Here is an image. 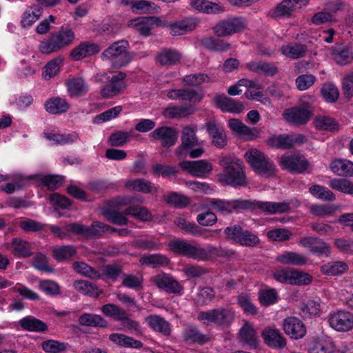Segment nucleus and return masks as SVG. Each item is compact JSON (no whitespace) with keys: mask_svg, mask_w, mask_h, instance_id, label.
<instances>
[{"mask_svg":"<svg viewBox=\"0 0 353 353\" xmlns=\"http://www.w3.org/2000/svg\"><path fill=\"white\" fill-rule=\"evenodd\" d=\"M199 145L195 130L186 126L183 128L181 136V144L176 148L175 154L179 159L185 158L188 151Z\"/></svg>","mask_w":353,"mask_h":353,"instance_id":"obj_15","label":"nucleus"},{"mask_svg":"<svg viewBox=\"0 0 353 353\" xmlns=\"http://www.w3.org/2000/svg\"><path fill=\"white\" fill-rule=\"evenodd\" d=\"M283 328L285 333L293 339H302L306 334L304 323L298 318L290 316L284 319Z\"/></svg>","mask_w":353,"mask_h":353,"instance_id":"obj_20","label":"nucleus"},{"mask_svg":"<svg viewBox=\"0 0 353 353\" xmlns=\"http://www.w3.org/2000/svg\"><path fill=\"white\" fill-rule=\"evenodd\" d=\"M43 8L34 5L28 8L22 14L21 25L23 28H29L41 16Z\"/></svg>","mask_w":353,"mask_h":353,"instance_id":"obj_42","label":"nucleus"},{"mask_svg":"<svg viewBox=\"0 0 353 353\" xmlns=\"http://www.w3.org/2000/svg\"><path fill=\"white\" fill-rule=\"evenodd\" d=\"M44 136L48 140L53 141L57 145L72 143L78 139V135L75 133L57 134L45 132Z\"/></svg>","mask_w":353,"mask_h":353,"instance_id":"obj_52","label":"nucleus"},{"mask_svg":"<svg viewBox=\"0 0 353 353\" xmlns=\"http://www.w3.org/2000/svg\"><path fill=\"white\" fill-rule=\"evenodd\" d=\"M167 96L170 99L188 101L192 104L199 103L202 99V96L192 88L171 90Z\"/></svg>","mask_w":353,"mask_h":353,"instance_id":"obj_25","label":"nucleus"},{"mask_svg":"<svg viewBox=\"0 0 353 353\" xmlns=\"http://www.w3.org/2000/svg\"><path fill=\"white\" fill-rule=\"evenodd\" d=\"M221 165L223 167V172L219 175L221 183L234 188L247 186L248 183L241 160L224 157L221 160Z\"/></svg>","mask_w":353,"mask_h":353,"instance_id":"obj_1","label":"nucleus"},{"mask_svg":"<svg viewBox=\"0 0 353 353\" xmlns=\"http://www.w3.org/2000/svg\"><path fill=\"white\" fill-rule=\"evenodd\" d=\"M170 260L165 255L161 254H151L143 255L139 259L141 265H145L152 268H158L168 265Z\"/></svg>","mask_w":353,"mask_h":353,"instance_id":"obj_38","label":"nucleus"},{"mask_svg":"<svg viewBox=\"0 0 353 353\" xmlns=\"http://www.w3.org/2000/svg\"><path fill=\"white\" fill-rule=\"evenodd\" d=\"M232 252L223 249L222 247H214L208 245L206 248L201 247L200 250V261H208L215 257H227L230 256Z\"/></svg>","mask_w":353,"mask_h":353,"instance_id":"obj_39","label":"nucleus"},{"mask_svg":"<svg viewBox=\"0 0 353 353\" xmlns=\"http://www.w3.org/2000/svg\"><path fill=\"white\" fill-rule=\"evenodd\" d=\"M244 28V23L241 18H232L219 21L214 26L213 30L215 34L222 37L239 32Z\"/></svg>","mask_w":353,"mask_h":353,"instance_id":"obj_14","label":"nucleus"},{"mask_svg":"<svg viewBox=\"0 0 353 353\" xmlns=\"http://www.w3.org/2000/svg\"><path fill=\"white\" fill-rule=\"evenodd\" d=\"M310 353H333V342L325 339H314L309 345Z\"/></svg>","mask_w":353,"mask_h":353,"instance_id":"obj_45","label":"nucleus"},{"mask_svg":"<svg viewBox=\"0 0 353 353\" xmlns=\"http://www.w3.org/2000/svg\"><path fill=\"white\" fill-rule=\"evenodd\" d=\"M207 130L212 143L218 148H222L226 145V135L222 126L210 121L207 123Z\"/></svg>","mask_w":353,"mask_h":353,"instance_id":"obj_31","label":"nucleus"},{"mask_svg":"<svg viewBox=\"0 0 353 353\" xmlns=\"http://www.w3.org/2000/svg\"><path fill=\"white\" fill-rule=\"evenodd\" d=\"M108 225L100 222L93 221L90 226H84L78 223H73L66 225L65 229L70 233L83 235L86 238H93L101 236L107 230Z\"/></svg>","mask_w":353,"mask_h":353,"instance_id":"obj_10","label":"nucleus"},{"mask_svg":"<svg viewBox=\"0 0 353 353\" xmlns=\"http://www.w3.org/2000/svg\"><path fill=\"white\" fill-rule=\"evenodd\" d=\"M278 298L277 292L273 288L261 290L259 292V300L261 305L264 306L274 304L277 302Z\"/></svg>","mask_w":353,"mask_h":353,"instance_id":"obj_59","label":"nucleus"},{"mask_svg":"<svg viewBox=\"0 0 353 353\" xmlns=\"http://www.w3.org/2000/svg\"><path fill=\"white\" fill-rule=\"evenodd\" d=\"M39 180L43 186L49 190L53 191L63 184L64 178L61 175L49 174L41 176Z\"/></svg>","mask_w":353,"mask_h":353,"instance_id":"obj_62","label":"nucleus"},{"mask_svg":"<svg viewBox=\"0 0 353 353\" xmlns=\"http://www.w3.org/2000/svg\"><path fill=\"white\" fill-rule=\"evenodd\" d=\"M126 214L132 215L138 220L142 221H149L152 220V214L144 207L137 205H131L126 209Z\"/></svg>","mask_w":353,"mask_h":353,"instance_id":"obj_63","label":"nucleus"},{"mask_svg":"<svg viewBox=\"0 0 353 353\" xmlns=\"http://www.w3.org/2000/svg\"><path fill=\"white\" fill-rule=\"evenodd\" d=\"M283 168L292 172L303 173L308 168L307 160L302 155L296 154H285L280 159Z\"/></svg>","mask_w":353,"mask_h":353,"instance_id":"obj_16","label":"nucleus"},{"mask_svg":"<svg viewBox=\"0 0 353 353\" xmlns=\"http://www.w3.org/2000/svg\"><path fill=\"white\" fill-rule=\"evenodd\" d=\"M128 47L126 40L116 41L103 52L102 59L108 60L114 68L125 66L134 58V53L128 52Z\"/></svg>","mask_w":353,"mask_h":353,"instance_id":"obj_4","label":"nucleus"},{"mask_svg":"<svg viewBox=\"0 0 353 353\" xmlns=\"http://www.w3.org/2000/svg\"><path fill=\"white\" fill-rule=\"evenodd\" d=\"M181 54L175 49H162L157 55L156 60L161 65H173L181 59Z\"/></svg>","mask_w":353,"mask_h":353,"instance_id":"obj_32","label":"nucleus"},{"mask_svg":"<svg viewBox=\"0 0 353 353\" xmlns=\"http://www.w3.org/2000/svg\"><path fill=\"white\" fill-rule=\"evenodd\" d=\"M330 325L338 332H347L353 328V314L346 310H337L329 314Z\"/></svg>","mask_w":353,"mask_h":353,"instance_id":"obj_12","label":"nucleus"},{"mask_svg":"<svg viewBox=\"0 0 353 353\" xmlns=\"http://www.w3.org/2000/svg\"><path fill=\"white\" fill-rule=\"evenodd\" d=\"M183 339L189 343L203 345L210 341V336L201 333L199 330L192 325L186 327L183 331Z\"/></svg>","mask_w":353,"mask_h":353,"instance_id":"obj_33","label":"nucleus"},{"mask_svg":"<svg viewBox=\"0 0 353 353\" xmlns=\"http://www.w3.org/2000/svg\"><path fill=\"white\" fill-rule=\"evenodd\" d=\"M264 343L270 347L282 349L286 345V341L279 330L267 327L261 332Z\"/></svg>","mask_w":353,"mask_h":353,"instance_id":"obj_22","label":"nucleus"},{"mask_svg":"<svg viewBox=\"0 0 353 353\" xmlns=\"http://www.w3.org/2000/svg\"><path fill=\"white\" fill-rule=\"evenodd\" d=\"M70 105L65 99L53 97L45 102L46 110L52 114H62L67 112Z\"/></svg>","mask_w":353,"mask_h":353,"instance_id":"obj_35","label":"nucleus"},{"mask_svg":"<svg viewBox=\"0 0 353 353\" xmlns=\"http://www.w3.org/2000/svg\"><path fill=\"white\" fill-rule=\"evenodd\" d=\"M307 141V137L301 134H283L270 137L268 144L273 147L286 150L292 148L295 145H302Z\"/></svg>","mask_w":353,"mask_h":353,"instance_id":"obj_11","label":"nucleus"},{"mask_svg":"<svg viewBox=\"0 0 353 353\" xmlns=\"http://www.w3.org/2000/svg\"><path fill=\"white\" fill-rule=\"evenodd\" d=\"M145 322L148 326L154 332L161 333L162 335L168 336L171 334V325L161 316L153 314L145 317Z\"/></svg>","mask_w":353,"mask_h":353,"instance_id":"obj_28","label":"nucleus"},{"mask_svg":"<svg viewBox=\"0 0 353 353\" xmlns=\"http://www.w3.org/2000/svg\"><path fill=\"white\" fill-rule=\"evenodd\" d=\"M306 50V46L301 43L289 44L281 48V51L284 55L294 59L303 57Z\"/></svg>","mask_w":353,"mask_h":353,"instance_id":"obj_50","label":"nucleus"},{"mask_svg":"<svg viewBox=\"0 0 353 353\" xmlns=\"http://www.w3.org/2000/svg\"><path fill=\"white\" fill-rule=\"evenodd\" d=\"M348 268L347 265L342 261L327 263L321 267V271L326 275L335 276L344 273Z\"/></svg>","mask_w":353,"mask_h":353,"instance_id":"obj_54","label":"nucleus"},{"mask_svg":"<svg viewBox=\"0 0 353 353\" xmlns=\"http://www.w3.org/2000/svg\"><path fill=\"white\" fill-rule=\"evenodd\" d=\"M126 74L123 72L99 73L94 77L97 83H108L101 90L103 98H111L118 95L125 88L123 81Z\"/></svg>","mask_w":353,"mask_h":353,"instance_id":"obj_3","label":"nucleus"},{"mask_svg":"<svg viewBox=\"0 0 353 353\" xmlns=\"http://www.w3.org/2000/svg\"><path fill=\"white\" fill-rule=\"evenodd\" d=\"M158 21L159 19L155 17H138L130 20L128 26L134 28L140 34L148 37L150 34L153 26Z\"/></svg>","mask_w":353,"mask_h":353,"instance_id":"obj_26","label":"nucleus"},{"mask_svg":"<svg viewBox=\"0 0 353 353\" xmlns=\"http://www.w3.org/2000/svg\"><path fill=\"white\" fill-rule=\"evenodd\" d=\"M224 234L228 239L243 246L253 247L260 241L255 234L243 229L240 225L227 227L224 230Z\"/></svg>","mask_w":353,"mask_h":353,"instance_id":"obj_7","label":"nucleus"},{"mask_svg":"<svg viewBox=\"0 0 353 353\" xmlns=\"http://www.w3.org/2000/svg\"><path fill=\"white\" fill-rule=\"evenodd\" d=\"M312 115V112L311 110L301 106L288 108L283 113V116L286 121L296 126L306 124Z\"/></svg>","mask_w":353,"mask_h":353,"instance_id":"obj_17","label":"nucleus"},{"mask_svg":"<svg viewBox=\"0 0 353 353\" xmlns=\"http://www.w3.org/2000/svg\"><path fill=\"white\" fill-rule=\"evenodd\" d=\"M68 95L72 97H79L86 94L89 85L81 77H74L65 82Z\"/></svg>","mask_w":353,"mask_h":353,"instance_id":"obj_27","label":"nucleus"},{"mask_svg":"<svg viewBox=\"0 0 353 353\" xmlns=\"http://www.w3.org/2000/svg\"><path fill=\"white\" fill-rule=\"evenodd\" d=\"M152 282L158 288L170 294H181L183 287L171 274L162 272L153 276Z\"/></svg>","mask_w":353,"mask_h":353,"instance_id":"obj_13","label":"nucleus"},{"mask_svg":"<svg viewBox=\"0 0 353 353\" xmlns=\"http://www.w3.org/2000/svg\"><path fill=\"white\" fill-rule=\"evenodd\" d=\"M137 248L143 250H159L161 248L159 240L154 237L140 238L134 241Z\"/></svg>","mask_w":353,"mask_h":353,"instance_id":"obj_55","label":"nucleus"},{"mask_svg":"<svg viewBox=\"0 0 353 353\" xmlns=\"http://www.w3.org/2000/svg\"><path fill=\"white\" fill-rule=\"evenodd\" d=\"M151 137L154 140L159 141L163 148H169L174 146L178 139V130L172 127L162 126L156 128Z\"/></svg>","mask_w":353,"mask_h":353,"instance_id":"obj_18","label":"nucleus"},{"mask_svg":"<svg viewBox=\"0 0 353 353\" xmlns=\"http://www.w3.org/2000/svg\"><path fill=\"white\" fill-rule=\"evenodd\" d=\"M73 268L77 272L92 279H99L101 278V274L98 271L84 262L76 261L73 263Z\"/></svg>","mask_w":353,"mask_h":353,"instance_id":"obj_58","label":"nucleus"},{"mask_svg":"<svg viewBox=\"0 0 353 353\" xmlns=\"http://www.w3.org/2000/svg\"><path fill=\"white\" fill-rule=\"evenodd\" d=\"M329 185L334 190L349 194H353V182L346 179H334Z\"/></svg>","mask_w":353,"mask_h":353,"instance_id":"obj_57","label":"nucleus"},{"mask_svg":"<svg viewBox=\"0 0 353 353\" xmlns=\"http://www.w3.org/2000/svg\"><path fill=\"white\" fill-rule=\"evenodd\" d=\"M212 208L222 214H229L234 211L252 208V202L249 200L234 199L225 201L218 199H210L208 202Z\"/></svg>","mask_w":353,"mask_h":353,"instance_id":"obj_8","label":"nucleus"},{"mask_svg":"<svg viewBox=\"0 0 353 353\" xmlns=\"http://www.w3.org/2000/svg\"><path fill=\"white\" fill-rule=\"evenodd\" d=\"M332 54L336 62L339 65H345L352 59V52L347 48L336 46L333 48Z\"/></svg>","mask_w":353,"mask_h":353,"instance_id":"obj_61","label":"nucleus"},{"mask_svg":"<svg viewBox=\"0 0 353 353\" xmlns=\"http://www.w3.org/2000/svg\"><path fill=\"white\" fill-rule=\"evenodd\" d=\"M109 339L112 342L124 347L141 348L143 346V343L140 341L135 340L133 338L123 334H111Z\"/></svg>","mask_w":353,"mask_h":353,"instance_id":"obj_49","label":"nucleus"},{"mask_svg":"<svg viewBox=\"0 0 353 353\" xmlns=\"http://www.w3.org/2000/svg\"><path fill=\"white\" fill-rule=\"evenodd\" d=\"M102 214L106 219L113 224L118 225H125L128 223L126 218V210L124 212H119L110 208H105L102 210Z\"/></svg>","mask_w":353,"mask_h":353,"instance_id":"obj_46","label":"nucleus"},{"mask_svg":"<svg viewBox=\"0 0 353 353\" xmlns=\"http://www.w3.org/2000/svg\"><path fill=\"white\" fill-rule=\"evenodd\" d=\"M80 325L88 327L105 328L108 326V322L100 315L90 313L81 314L78 319Z\"/></svg>","mask_w":353,"mask_h":353,"instance_id":"obj_41","label":"nucleus"},{"mask_svg":"<svg viewBox=\"0 0 353 353\" xmlns=\"http://www.w3.org/2000/svg\"><path fill=\"white\" fill-rule=\"evenodd\" d=\"M252 208H257L268 214H281L290 212V203L257 201L252 202Z\"/></svg>","mask_w":353,"mask_h":353,"instance_id":"obj_23","label":"nucleus"},{"mask_svg":"<svg viewBox=\"0 0 353 353\" xmlns=\"http://www.w3.org/2000/svg\"><path fill=\"white\" fill-rule=\"evenodd\" d=\"M74 38L75 34L72 29L61 27L58 31L52 32L47 39L41 41L39 49L45 54L57 52L71 46Z\"/></svg>","mask_w":353,"mask_h":353,"instance_id":"obj_2","label":"nucleus"},{"mask_svg":"<svg viewBox=\"0 0 353 353\" xmlns=\"http://www.w3.org/2000/svg\"><path fill=\"white\" fill-rule=\"evenodd\" d=\"M11 246L12 253L19 258H28L32 255V248L30 243L20 238H14L12 240Z\"/></svg>","mask_w":353,"mask_h":353,"instance_id":"obj_36","label":"nucleus"},{"mask_svg":"<svg viewBox=\"0 0 353 353\" xmlns=\"http://www.w3.org/2000/svg\"><path fill=\"white\" fill-rule=\"evenodd\" d=\"M309 192L315 197L323 201H332L335 199V195L334 193L327 188L322 185H312L309 189Z\"/></svg>","mask_w":353,"mask_h":353,"instance_id":"obj_60","label":"nucleus"},{"mask_svg":"<svg viewBox=\"0 0 353 353\" xmlns=\"http://www.w3.org/2000/svg\"><path fill=\"white\" fill-rule=\"evenodd\" d=\"M201 44L209 50L219 52H226L231 48V44L228 42L212 37L203 39Z\"/></svg>","mask_w":353,"mask_h":353,"instance_id":"obj_43","label":"nucleus"},{"mask_svg":"<svg viewBox=\"0 0 353 353\" xmlns=\"http://www.w3.org/2000/svg\"><path fill=\"white\" fill-rule=\"evenodd\" d=\"M215 103L218 108L223 112L239 114L243 112L244 105L242 102L228 97L224 94L216 95L214 98Z\"/></svg>","mask_w":353,"mask_h":353,"instance_id":"obj_24","label":"nucleus"},{"mask_svg":"<svg viewBox=\"0 0 353 353\" xmlns=\"http://www.w3.org/2000/svg\"><path fill=\"white\" fill-rule=\"evenodd\" d=\"M119 321L121 322V327L120 329L121 330L137 336L143 334V330L139 322L129 318L127 312Z\"/></svg>","mask_w":353,"mask_h":353,"instance_id":"obj_48","label":"nucleus"},{"mask_svg":"<svg viewBox=\"0 0 353 353\" xmlns=\"http://www.w3.org/2000/svg\"><path fill=\"white\" fill-rule=\"evenodd\" d=\"M215 314L216 318V325H228L233 321L235 312L231 307H221L215 309Z\"/></svg>","mask_w":353,"mask_h":353,"instance_id":"obj_51","label":"nucleus"},{"mask_svg":"<svg viewBox=\"0 0 353 353\" xmlns=\"http://www.w3.org/2000/svg\"><path fill=\"white\" fill-rule=\"evenodd\" d=\"M248 163L259 175L269 178L275 175L276 168L274 163L256 149H251L244 154Z\"/></svg>","mask_w":353,"mask_h":353,"instance_id":"obj_5","label":"nucleus"},{"mask_svg":"<svg viewBox=\"0 0 353 353\" xmlns=\"http://www.w3.org/2000/svg\"><path fill=\"white\" fill-rule=\"evenodd\" d=\"M276 260L284 265L303 266L306 264L307 258L296 252H285L278 255Z\"/></svg>","mask_w":353,"mask_h":353,"instance_id":"obj_34","label":"nucleus"},{"mask_svg":"<svg viewBox=\"0 0 353 353\" xmlns=\"http://www.w3.org/2000/svg\"><path fill=\"white\" fill-rule=\"evenodd\" d=\"M194 112V108L192 105L172 106L165 108L163 114L165 118H183Z\"/></svg>","mask_w":353,"mask_h":353,"instance_id":"obj_47","label":"nucleus"},{"mask_svg":"<svg viewBox=\"0 0 353 353\" xmlns=\"http://www.w3.org/2000/svg\"><path fill=\"white\" fill-rule=\"evenodd\" d=\"M99 50V47L97 44L82 42L70 52V56L72 59L78 61L84 57L96 54Z\"/></svg>","mask_w":353,"mask_h":353,"instance_id":"obj_29","label":"nucleus"},{"mask_svg":"<svg viewBox=\"0 0 353 353\" xmlns=\"http://www.w3.org/2000/svg\"><path fill=\"white\" fill-rule=\"evenodd\" d=\"M125 186L130 190L148 194L152 192V183L143 179L129 180L125 183Z\"/></svg>","mask_w":353,"mask_h":353,"instance_id":"obj_56","label":"nucleus"},{"mask_svg":"<svg viewBox=\"0 0 353 353\" xmlns=\"http://www.w3.org/2000/svg\"><path fill=\"white\" fill-rule=\"evenodd\" d=\"M168 246L176 255L200 261L201 246H196L181 239H174L170 241Z\"/></svg>","mask_w":353,"mask_h":353,"instance_id":"obj_9","label":"nucleus"},{"mask_svg":"<svg viewBox=\"0 0 353 353\" xmlns=\"http://www.w3.org/2000/svg\"><path fill=\"white\" fill-rule=\"evenodd\" d=\"M273 278L279 283L295 285H307L312 281L308 273L289 267H279L272 272Z\"/></svg>","mask_w":353,"mask_h":353,"instance_id":"obj_6","label":"nucleus"},{"mask_svg":"<svg viewBox=\"0 0 353 353\" xmlns=\"http://www.w3.org/2000/svg\"><path fill=\"white\" fill-rule=\"evenodd\" d=\"M19 323L23 330L30 332H42L48 330V325L44 322L32 316L21 319Z\"/></svg>","mask_w":353,"mask_h":353,"instance_id":"obj_40","label":"nucleus"},{"mask_svg":"<svg viewBox=\"0 0 353 353\" xmlns=\"http://www.w3.org/2000/svg\"><path fill=\"white\" fill-rule=\"evenodd\" d=\"M179 167L192 176L203 178L212 170V165L205 160L183 161Z\"/></svg>","mask_w":353,"mask_h":353,"instance_id":"obj_19","label":"nucleus"},{"mask_svg":"<svg viewBox=\"0 0 353 353\" xmlns=\"http://www.w3.org/2000/svg\"><path fill=\"white\" fill-rule=\"evenodd\" d=\"M194 27L193 23L183 20L170 25V34L173 36L183 35L191 31Z\"/></svg>","mask_w":353,"mask_h":353,"instance_id":"obj_64","label":"nucleus"},{"mask_svg":"<svg viewBox=\"0 0 353 353\" xmlns=\"http://www.w3.org/2000/svg\"><path fill=\"white\" fill-rule=\"evenodd\" d=\"M246 68L254 73L268 77H272L278 72V68L274 63L265 61H251L246 63Z\"/></svg>","mask_w":353,"mask_h":353,"instance_id":"obj_30","label":"nucleus"},{"mask_svg":"<svg viewBox=\"0 0 353 353\" xmlns=\"http://www.w3.org/2000/svg\"><path fill=\"white\" fill-rule=\"evenodd\" d=\"M239 341L243 346L250 350H255L259 345V339L254 326L250 323H245L240 329Z\"/></svg>","mask_w":353,"mask_h":353,"instance_id":"obj_21","label":"nucleus"},{"mask_svg":"<svg viewBox=\"0 0 353 353\" xmlns=\"http://www.w3.org/2000/svg\"><path fill=\"white\" fill-rule=\"evenodd\" d=\"M190 6L196 10L207 14H219L225 11L223 6L207 0H192Z\"/></svg>","mask_w":353,"mask_h":353,"instance_id":"obj_37","label":"nucleus"},{"mask_svg":"<svg viewBox=\"0 0 353 353\" xmlns=\"http://www.w3.org/2000/svg\"><path fill=\"white\" fill-rule=\"evenodd\" d=\"M73 286L79 292L90 296L97 297L102 293V291L95 284L88 281H75Z\"/></svg>","mask_w":353,"mask_h":353,"instance_id":"obj_44","label":"nucleus"},{"mask_svg":"<svg viewBox=\"0 0 353 353\" xmlns=\"http://www.w3.org/2000/svg\"><path fill=\"white\" fill-rule=\"evenodd\" d=\"M77 253L75 248L72 245H61L52 249V256L57 261L68 260Z\"/></svg>","mask_w":353,"mask_h":353,"instance_id":"obj_53","label":"nucleus"}]
</instances>
